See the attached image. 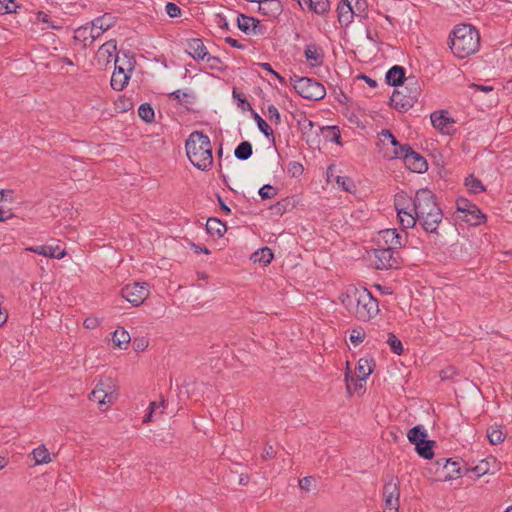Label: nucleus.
Segmentation results:
<instances>
[{"label":"nucleus","instance_id":"f257e3e1","mask_svg":"<svg viewBox=\"0 0 512 512\" xmlns=\"http://www.w3.org/2000/svg\"><path fill=\"white\" fill-rule=\"evenodd\" d=\"M411 203V211L418 216V223L425 232L438 234V227L443 220V212L437 203L435 194L429 189H419L413 198L406 199Z\"/></svg>","mask_w":512,"mask_h":512},{"label":"nucleus","instance_id":"f03ea898","mask_svg":"<svg viewBox=\"0 0 512 512\" xmlns=\"http://www.w3.org/2000/svg\"><path fill=\"white\" fill-rule=\"evenodd\" d=\"M340 300L358 320L369 321L379 313L378 300L365 287L349 285L341 294Z\"/></svg>","mask_w":512,"mask_h":512},{"label":"nucleus","instance_id":"7ed1b4c3","mask_svg":"<svg viewBox=\"0 0 512 512\" xmlns=\"http://www.w3.org/2000/svg\"><path fill=\"white\" fill-rule=\"evenodd\" d=\"M449 47L458 58H466L479 50L480 33L470 24H459L449 36Z\"/></svg>","mask_w":512,"mask_h":512},{"label":"nucleus","instance_id":"20e7f679","mask_svg":"<svg viewBox=\"0 0 512 512\" xmlns=\"http://www.w3.org/2000/svg\"><path fill=\"white\" fill-rule=\"evenodd\" d=\"M185 149L194 167L201 171H208L212 167V145L208 135L201 131L192 132L185 142Z\"/></svg>","mask_w":512,"mask_h":512},{"label":"nucleus","instance_id":"39448f33","mask_svg":"<svg viewBox=\"0 0 512 512\" xmlns=\"http://www.w3.org/2000/svg\"><path fill=\"white\" fill-rule=\"evenodd\" d=\"M115 19L111 14L105 13L75 30L74 39L83 43V47H89L99 39L102 34L112 28Z\"/></svg>","mask_w":512,"mask_h":512},{"label":"nucleus","instance_id":"423d86ee","mask_svg":"<svg viewBox=\"0 0 512 512\" xmlns=\"http://www.w3.org/2000/svg\"><path fill=\"white\" fill-rule=\"evenodd\" d=\"M421 95V87L415 77H409L406 83L396 88L390 98L391 106L399 112L411 109Z\"/></svg>","mask_w":512,"mask_h":512},{"label":"nucleus","instance_id":"0eeeda50","mask_svg":"<svg viewBox=\"0 0 512 512\" xmlns=\"http://www.w3.org/2000/svg\"><path fill=\"white\" fill-rule=\"evenodd\" d=\"M383 156L387 159H403L406 167L412 172L424 173L428 170L426 159L419 153L415 152L409 144H404L403 148H399V152L390 151L389 148L383 150Z\"/></svg>","mask_w":512,"mask_h":512},{"label":"nucleus","instance_id":"6e6552de","mask_svg":"<svg viewBox=\"0 0 512 512\" xmlns=\"http://www.w3.org/2000/svg\"><path fill=\"white\" fill-rule=\"evenodd\" d=\"M290 83L295 91L305 99L318 101L326 95L325 87L312 78L293 75L290 77Z\"/></svg>","mask_w":512,"mask_h":512},{"label":"nucleus","instance_id":"1a4fd4ad","mask_svg":"<svg viewBox=\"0 0 512 512\" xmlns=\"http://www.w3.org/2000/svg\"><path fill=\"white\" fill-rule=\"evenodd\" d=\"M374 258L375 268L379 270L398 268L401 263L399 251L386 247L375 249Z\"/></svg>","mask_w":512,"mask_h":512},{"label":"nucleus","instance_id":"9d476101","mask_svg":"<svg viewBox=\"0 0 512 512\" xmlns=\"http://www.w3.org/2000/svg\"><path fill=\"white\" fill-rule=\"evenodd\" d=\"M457 211L463 213L462 219L470 225L477 226L481 224L485 215L481 210L469 200L465 198H459L456 200Z\"/></svg>","mask_w":512,"mask_h":512},{"label":"nucleus","instance_id":"9b49d317","mask_svg":"<svg viewBox=\"0 0 512 512\" xmlns=\"http://www.w3.org/2000/svg\"><path fill=\"white\" fill-rule=\"evenodd\" d=\"M148 294L149 290L145 283L135 282L132 285H126L121 290L122 297L135 307L140 306L148 297Z\"/></svg>","mask_w":512,"mask_h":512},{"label":"nucleus","instance_id":"f8f14e48","mask_svg":"<svg viewBox=\"0 0 512 512\" xmlns=\"http://www.w3.org/2000/svg\"><path fill=\"white\" fill-rule=\"evenodd\" d=\"M411 203L406 198L398 199L395 203L400 225L404 229L413 228L418 223V216L411 211Z\"/></svg>","mask_w":512,"mask_h":512},{"label":"nucleus","instance_id":"ddd939ff","mask_svg":"<svg viewBox=\"0 0 512 512\" xmlns=\"http://www.w3.org/2000/svg\"><path fill=\"white\" fill-rule=\"evenodd\" d=\"M407 233L404 235L397 233L396 229H385L379 233V241L384 242L386 248L398 251L399 248L405 245Z\"/></svg>","mask_w":512,"mask_h":512},{"label":"nucleus","instance_id":"4468645a","mask_svg":"<svg viewBox=\"0 0 512 512\" xmlns=\"http://www.w3.org/2000/svg\"><path fill=\"white\" fill-rule=\"evenodd\" d=\"M117 51V41L115 39H110L102 44L96 52V61L97 64L106 67L111 63L112 59L118 54Z\"/></svg>","mask_w":512,"mask_h":512},{"label":"nucleus","instance_id":"2eb2a0df","mask_svg":"<svg viewBox=\"0 0 512 512\" xmlns=\"http://www.w3.org/2000/svg\"><path fill=\"white\" fill-rule=\"evenodd\" d=\"M430 119L434 128L444 134H450L454 120L453 118L449 117L447 111H435L431 114Z\"/></svg>","mask_w":512,"mask_h":512},{"label":"nucleus","instance_id":"dca6fc26","mask_svg":"<svg viewBox=\"0 0 512 512\" xmlns=\"http://www.w3.org/2000/svg\"><path fill=\"white\" fill-rule=\"evenodd\" d=\"M258 11L269 19L277 18L283 11V6L279 0H257Z\"/></svg>","mask_w":512,"mask_h":512},{"label":"nucleus","instance_id":"f3484780","mask_svg":"<svg viewBox=\"0 0 512 512\" xmlns=\"http://www.w3.org/2000/svg\"><path fill=\"white\" fill-rule=\"evenodd\" d=\"M238 28L246 34H260L261 24L260 21L252 16L239 14L237 17Z\"/></svg>","mask_w":512,"mask_h":512},{"label":"nucleus","instance_id":"a211bd4d","mask_svg":"<svg viewBox=\"0 0 512 512\" xmlns=\"http://www.w3.org/2000/svg\"><path fill=\"white\" fill-rule=\"evenodd\" d=\"M186 51L196 61L204 60L209 55L203 41L198 38L188 40Z\"/></svg>","mask_w":512,"mask_h":512},{"label":"nucleus","instance_id":"6ab92c4d","mask_svg":"<svg viewBox=\"0 0 512 512\" xmlns=\"http://www.w3.org/2000/svg\"><path fill=\"white\" fill-rule=\"evenodd\" d=\"M304 55L312 67L320 66L323 63L324 51L319 45L315 43L306 45Z\"/></svg>","mask_w":512,"mask_h":512},{"label":"nucleus","instance_id":"aec40b11","mask_svg":"<svg viewBox=\"0 0 512 512\" xmlns=\"http://www.w3.org/2000/svg\"><path fill=\"white\" fill-rule=\"evenodd\" d=\"M28 251L55 259H62L65 256V251L60 249L59 246L40 245L27 248Z\"/></svg>","mask_w":512,"mask_h":512},{"label":"nucleus","instance_id":"412c9836","mask_svg":"<svg viewBox=\"0 0 512 512\" xmlns=\"http://www.w3.org/2000/svg\"><path fill=\"white\" fill-rule=\"evenodd\" d=\"M405 68L399 65H394L386 73V82L390 86H403L406 83Z\"/></svg>","mask_w":512,"mask_h":512},{"label":"nucleus","instance_id":"4be33fe9","mask_svg":"<svg viewBox=\"0 0 512 512\" xmlns=\"http://www.w3.org/2000/svg\"><path fill=\"white\" fill-rule=\"evenodd\" d=\"M375 362L373 359L361 358L355 369V373L358 379L366 380L367 377L373 372Z\"/></svg>","mask_w":512,"mask_h":512},{"label":"nucleus","instance_id":"5701e85b","mask_svg":"<svg viewBox=\"0 0 512 512\" xmlns=\"http://www.w3.org/2000/svg\"><path fill=\"white\" fill-rule=\"evenodd\" d=\"M443 470L446 474L441 479L442 481H449L461 475V466L459 461H453L452 459L445 460L443 464Z\"/></svg>","mask_w":512,"mask_h":512},{"label":"nucleus","instance_id":"b1692460","mask_svg":"<svg viewBox=\"0 0 512 512\" xmlns=\"http://www.w3.org/2000/svg\"><path fill=\"white\" fill-rule=\"evenodd\" d=\"M227 227L224 222L218 218H209L206 223V231L213 237H222Z\"/></svg>","mask_w":512,"mask_h":512},{"label":"nucleus","instance_id":"393cba45","mask_svg":"<svg viewBox=\"0 0 512 512\" xmlns=\"http://www.w3.org/2000/svg\"><path fill=\"white\" fill-rule=\"evenodd\" d=\"M383 497L399 498L400 497V483L398 478L390 476L385 482L383 487Z\"/></svg>","mask_w":512,"mask_h":512},{"label":"nucleus","instance_id":"a878e982","mask_svg":"<svg viewBox=\"0 0 512 512\" xmlns=\"http://www.w3.org/2000/svg\"><path fill=\"white\" fill-rule=\"evenodd\" d=\"M130 340V335L124 328H118L112 334V342L119 349H126Z\"/></svg>","mask_w":512,"mask_h":512},{"label":"nucleus","instance_id":"bb28decb","mask_svg":"<svg viewBox=\"0 0 512 512\" xmlns=\"http://www.w3.org/2000/svg\"><path fill=\"white\" fill-rule=\"evenodd\" d=\"M98 385L107 394L108 404H112L117 399L116 385L111 378L101 379Z\"/></svg>","mask_w":512,"mask_h":512},{"label":"nucleus","instance_id":"cd10ccee","mask_svg":"<svg viewBox=\"0 0 512 512\" xmlns=\"http://www.w3.org/2000/svg\"><path fill=\"white\" fill-rule=\"evenodd\" d=\"M382 338H385V342L394 354L401 355L403 353V344L395 334L391 332H383Z\"/></svg>","mask_w":512,"mask_h":512},{"label":"nucleus","instance_id":"c85d7f7f","mask_svg":"<svg viewBox=\"0 0 512 512\" xmlns=\"http://www.w3.org/2000/svg\"><path fill=\"white\" fill-rule=\"evenodd\" d=\"M407 437L412 444L419 445L420 442L426 440L427 431L423 425H416L408 431Z\"/></svg>","mask_w":512,"mask_h":512},{"label":"nucleus","instance_id":"c756f323","mask_svg":"<svg viewBox=\"0 0 512 512\" xmlns=\"http://www.w3.org/2000/svg\"><path fill=\"white\" fill-rule=\"evenodd\" d=\"M434 445L435 441L426 439L423 442H420L419 445H415V449L420 457L424 459H431L434 456Z\"/></svg>","mask_w":512,"mask_h":512},{"label":"nucleus","instance_id":"7c9ffc66","mask_svg":"<svg viewBox=\"0 0 512 512\" xmlns=\"http://www.w3.org/2000/svg\"><path fill=\"white\" fill-rule=\"evenodd\" d=\"M273 257H274L273 252L268 247H263V248L257 250L252 255V259L255 263H260L264 266L269 264L272 261Z\"/></svg>","mask_w":512,"mask_h":512},{"label":"nucleus","instance_id":"2f4dec72","mask_svg":"<svg viewBox=\"0 0 512 512\" xmlns=\"http://www.w3.org/2000/svg\"><path fill=\"white\" fill-rule=\"evenodd\" d=\"M35 464H47L51 461L50 453L48 449L45 447V445H40L37 448H35L31 453Z\"/></svg>","mask_w":512,"mask_h":512},{"label":"nucleus","instance_id":"473e14b6","mask_svg":"<svg viewBox=\"0 0 512 512\" xmlns=\"http://www.w3.org/2000/svg\"><path fill=\"white\" fill-rule=\"evenodd\" d=\"M253 153L252 144L249 141H242L234 150V155L239 160H247Z\"/></svg>","mask_w":512,"mask_h":512},{"label":"nucleus","instance_id":"72a5a7b5","mask_svg":"<svg viewBox=\"0 0 512 512\" xmlns=\"http://www.w3.org/2000/svg\"><path fill=\"white\" fill-rule=\"evenodd\" d=\"M250 113H251V117L257 123L258 129L265 135V137L268 139H270V138L274 139V132L271 129V127L268 125V123L265 120H263L254 109Z\"/></svg>","mask_w":512,"mask_h":512},{"label":"nucleus","instance_id":"f704fd0d","mask_svg":"<svg viewBox=\"0 0 512 512\" xmlns=\"http://www.w3.org/2000/svg\"><path fill=\"white\" fill-rule=\"evenodd\" d=\"M308 5L309 9L314 11L316 14H324L330 9V3L328 0H303Z\"/></svg>","mask_w":512,"mask_h":512},{"label":"nucleus","instance_id":"c9c22d12","mask_svg":"<svg viewBox=\"0 0 512 512\" xmlns=\"http://www.w3.org/2000/svg\"><path fill=\"white\" fill-rule=\"evenodd\" d=\"M465 186L467 187L468 191L472 194H479L486 190L481 180L476 178L472 174L465 179Z\"/></svg>","mask_w":512,"mask_h":512},{"label":"nucleus","instance_id":"e433bc0d","mask_svg":"<svg viewBox=\"0 0 512 512\" xmlns=\"http://www.w3.org/2000/svg\"><path fill=\"white\" fill-rule=\"evenodd\" d=\"M130 75H122L119 72H113L111 77V87L115 91H122L128 84Z\"/></svg>","mask_w":512,"mask_h":512},{"label":"nucleus","instance_id":"4c0bfd02","mask_svg":"<svg viewBox=\"0 0 512 512\" xmlns=\"http://www.w3.org/2000/svg\"><path fill=\"white\" fill-rule=\"evenodd\" d=\"M381 139L380 141L383 145L390 144L393 147L392 151L399 152V148H403V145L399 143L396 137L391 133L388 129H383L380 133Z\"/></svg>","mask_w":512,"mask_h":512},{"label":"nucleus","instance_id":"58836bf2","mask_svg":"<svg viewBox=\"0 0 512 512\" xmlns=\"http://www.w3.org/2000/svg\"><path fill=\"white\" fill-rule=\"evenodd\" d=\"M346 389L347 392L351 395L353 393H362L364 391V380L361 379H355L354 377L349 378L348 375H346Z\"/></svg>","mask_w":512,"mask_h":512},{"label":"nucleus","instance_id":"ea45409f","mask_svg":"<svg viewBox=\"0 0 512 512\" xmlns=\"http://www.w3.org/2000/svg\"><path fill=\"white\" fill-rule=\"evenodd\" d=\"M490 461L495 463L496 462V458L491 457V458H487L485 460H482L478 465H476V466H474L472 468L466 469V472H474V473H476V475L478 477H480L482 475H485L487 473H490V467H489Z\"/></svg>","mask_w":512,"mask_h":512},{"label":"nucleus","instance_id":"a19ab883","mask_svg":"<svg viewBox=\"0 0 512 512\" xmlns=\"http://www.w3.org/2000/svg\"><path fill=\"white\" fill-rule=\"evenodd\" d=\"M138 116L146 123L154 121L155 112L149 103H142L138 108Z\"/></svg>","mask_w":512,"mask_h":512},{"label":"nucleus","instance_id":"79ce46f5","mask_svg":"<svg viewBox=\"0 0 512 512\" xmlns=\"http://www.w3.org/2000/svg\"><path fill=\"white\" fill-rule=\"evenodd\" d=\"M352 9L354 17L360 18V20L367 16V3L365 0L352 1Z\"/></svg>","mask_w":512,"mask_h":512},{"label":"nucleus","instance_id":"37998d69","mask_svg":"<svg viewBox=\"0 0 512 512\" xmlns=\"http://www.w3.org/2000/svg\"><path fill=\"white\" fill-rule=\"evenodd\" d=\"M232 97L233 99L237 100V106L242 110V111H252L253 108L251 106V104L248 102V100L246 99V97L242 94V93H239L236 88L233 89L232 91Z\"/></svg>","mask_w":512,"mask_h":512},{"label":"nucleus","instance_id":"c03bdc74","mask_svg":"<svg viewBox=\"0 0 512 512\" xmlns=\"http://www.w3.org/2000/svg\"><path fill=\"white\" fill-rule=\"evenodd\" d=\"M103 392V389L97 384L89 395L90 400L96 401L99 405L108 404L107 394Z\"/></svg>","mask_w":512,"mask_h":512},{"label":"nucleus","instance_id":"a18cd8bd","mask_svg":"<svg viewBox=\"0 0 512 512\" xmlns=\"http://www.w3.org/2000/svg\"><path fill=\"white\" fill-rule=\"evenodd\" d=\"M366 332L362 327L353 328L350 331L349 340L354 344L358 345L362 343L366 338Z\"/></svg>","mask_w":512,"mask_h":512},{"label":"nucleus","instance_id":"49530a36","mask_svg":"<svg viewBox=\"0 0 512 512\" xmlns=\"http://www.w3.org/2000/svg\"><path fill=\"white\" fill-rule=\"evenodd\" d=\"M336 183L346 192L352 193L355 191V184L349 177L337 176Z\"/></svg>","mask_w":512,"mask_h":512},{"label":"nucleus","instance_id":"de8ad7c7","mask_svg":"<svg viewBox=\"0 0 512 512\" xmlns=\"http://www.w3.org/2000/svg\"><path fill=\"white\" fill-rule=\"evenodd\" d=\"M325 137L331 142L340 144L341 133H340L339 128L337 126L326 127L325 128Z\"/></svg>","mask_w":512,"mask_h":512},{"label":"nucleus","instance_id":"09e8293b","mask_svg":"<svg viewBox=\"0 0 512 512\" xmlns=\"http://www.w3.org/2000/svg\"><path fill=\"white\" fill-rule=\"evenodd\" d=\"M487 437H488L490 443L493 445L500 444L505 439L503 432L499 429L488 430Z\"/></svg>","mask_w":512,"mask_h":512},{"label":"nucleus","instance_id":"8fccbe9b","mask_svg":"<svg viewBox=\"0 0 512 512\" xmlns=\"http://www.w3.org/2000/svg\"><path fill=\"white\" fill-rule=\"evenodd\" d=\"M258 194L263 200L270 199L277 194V190L273 186L265 184L259 189Z\"/></svg>","mask_w":512,"mask_h":512},{"label":"nucleus","instance_id":"3c124183","mask_svg":"<svg viewBox=\"0 0 512 512\" xmlns=\"http://www.w3.org/2000/svg\"><path fill=\"white\" fill-rule=\"evenodd\" d=\"M368 340L367 344H370L372 347H375L376 344L381 343L385 340V338H382V333L372 329L368 331Z\"/></svg>","mask_w":512,"mask_h":512},{"label":"nucleus","instance_id":"603ef678","mask_svg":"<svg viewBox=\"0 0 512 512\" xmlns=\"http://www.w3.org/2000/svg\"><path fill=\"white\" fill-rule=\"evenodd\" d=\"M119 60H120L119 56H116L115 61H114L115 68H114L113 72H119L122 75H129L128 72H131L133 70V63L130 60H127L126 61L127 67H124L123 65L118 64Z\"/></svg>","mask_w":512,"mask_h":512},{"label":"nucleus","instance_id":"864d4df0","mask_svg":"<svg viewBox=\"0 0 512 512\" xmlns=\"http://www.w3.org/2000/svg\"><path fill=\"white\" fill-rule=\"evenodd\" d=\"M287 171L292 177H297L303 173L304 168L301 163L292 161L288 164Z\"/></svg>","mask_w":512,"mask_h":512},{"label":"nucleus","instance_id":"5fc2aeb1","mask_svg":"<svg viewBox=\"0 0 512 512\" xmlns=\"http://www.w3.org/2000/svg\"><path fill=\"white\" fill-rule=\"evenodd\" d=\"M267 116L270 121L274 122L276 125L281 123V115L276 106L272 104L267 107Z\"/></svg>","mask_w":512,"mask_h":512},{"label":"nucleus","instance_id":"6e6d98bb","mask_svg":"<svg viewBox=\"0 0 512 512\" xmlns=\"http://www.w3.org/2000/svg\"><path fill=\"white\" fill-rule=\"evenodd\" d=\"M165 10L171 18H176L181 15V8L173 2H167Z\"/></svg>","mask_w":512,"mask_h":512},{"label":"nucleus","instance_id":"4d7b16f0","mask_svg":"<svg viewBox=\"0 0 512 512\" xmlns=\"http://www.w3.org/2000/svg\"><path fill=\"white\" fill-rule=\"evenodd\" d=\"M206 61H207L210 69L222 70V68H223V62L220 60L219 57L211 56L209 54L208 57L206 58Z\"/></svg>","mask_w":512,"mask_h":512},{"label":"nucleus","instance_id":"13d9d810","mask_svg":"<svg viewBox=\"0 0 512 512\" xmlns=\"http://www.w3.org/2000/svg\"><path fill=\"white\" fill-rule=\"evenodd\" d=\"M190 97V94L182 92L181 90L173 91L169 94V98L178 101L179 103L188 102L186 98Z\"/></svg>","mask_w":512,"mask_h":512},{"label":"nucleus","instance_id":"bf43d9fd","mask_svg":"<svg viewBox=\"0 0 512 512\" xmlns=\"http://www.w3.org/2000/svg\"><path fill=\"white\" fill-rule=\"evenodd\" d=\"M315 483V479L312 476L303 477L299 480V487L302 490L309 491L310 487Z\"/></svg>","mask_w":512,"mask_h":512},{"label":"nucleus","instance_id":"052dcab7","mask_svg":"<svg viewBox=\"0 0 512 512\" xmlns=\"http://www.w3.org/2000/svg\"><path fill=\"white\" fill-rule=\"evenodd\" d=\"M385 499V509L398 511L399 508V498H388Z\"/></svg>","mask_w":512,"mask_h":512},{"label":"nucleus","instance_id":"680f3d73","mask_svg":"<svg viewBox=\"0 0 512 512\" xmlns=\"http://www.w3.org/2000/svg\"><path fill=\"white\" fill-rule=\"evenodd\" d=\"M100 325V322L98 318L96 317H87L84 322L83 326L87 329H95Z\"/></svg>","mask_w":512,"mask_h":512},{"label":"nucleus","instance_id":"e2e57ef3","mask_svg":"<svg viewBox=\"0 0 512 512\" xmlns=\"http://www.w3.org/2000/svg\"><path fill=\"white\" fill-rule=\"evenodd\" d=\"M260 66L262 67V69H264V70L270 72L272 75H274L279 80V82L281 84L285 83V79L279 73L274 71L272 66L269 63H261Z\"/></svg>","mask_w":512,"mask_h":512},{"label":"nucleus","instance_id":"0e129e2a","mask_svg":"<svg viewBox=\"0 0 512 512\" xmlns=\"http://www.w3.org/2000/svg\"><path fill=\"white\" fill-rule=\"evenodd\" d=\"M37 19L43 23H46L48 25V27L52 28V29H59L60 26H56V25H53V24H50V19H49V16L45 13V12H38L37 14Z\"/></svg>","mask_w":512,"mask_h":512},{"label":"nucleus","instance_id":"69168bd1","mask_svg":"<svg viewBox=\"0 0 512 512\" xmlns=\"http://www.w3.org/2000/svg\"><path fill=\"white\" fill-rule=\"evenodd\" d=\"M298 124L302 127L304 130H311L314 126L313 121L308 119L306 116H303L301 120H298Z\"/></svg>","mask_w":512,"mask_h":512},{"label":"nucleus","instance_id":"338daca9","mask_svg":"<svg viewBox=\"0 0 512 512\" xmlns=\"http://www.w3.org/2000/svg\"><path fill=\"white\" fill-rule=\"evenodd\" d=\"M13 190H9V189H2L0 190V201L1 200H9V201H13Z\"/></svg>","mask_w":512,"mask_h":512},{"label":"nucleus","instance_id":"774afa93","mask_svg":"<svg viewBox=\"0 0 512 512\" xmlns=\"http://www.w3.org/2000/svg\"><path fill=\"white\" fill-rule=\"evenodd\" d=\"M146 346H147V344L143 338L135 339L133 341V347L136 351H143Z\"/></svg>","mask_w":512,"mask_h":512}]
</instances>
